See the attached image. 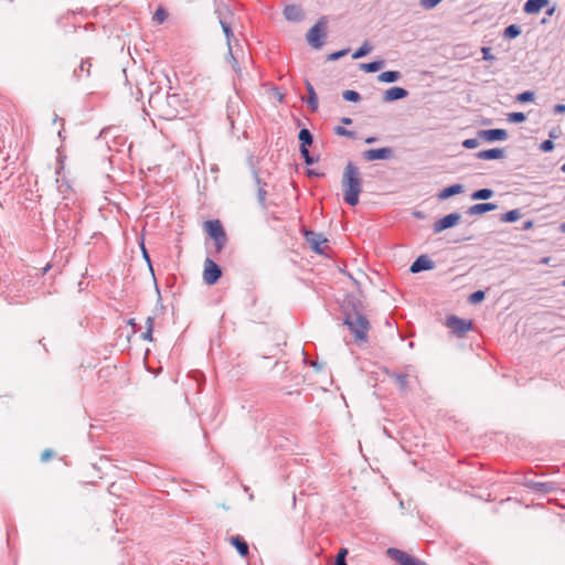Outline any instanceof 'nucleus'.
<instances>
[{
	"instance_id": "f257e3e1",
	"label": "nucleus",
	"mask_w": 565,
	"mask_h": 565,
	"mask_svg": "<svg viewBox=\"0 0 565 565\" xmlns=\"http://www.w3.org/2000/svg\"><path fill=\"white\" fill-rule=\"evenodd\" d=\"M343 324L354 335L356 342H366L367 332L371 328L370 321L363 313L362 302L355 297H347L343 303Z\"/></svg>"
},
{
	"instance_id": "f03ea898",
	"label": "nucleus",
	"mask_w": 565,
	"mask_h": 565,
	"mask_svg": "<svg viewBox=\"0 0 565 565\" xmlns=\"http://www.w3.org/2000/svg\"><path fill=\"white\" fill-rule=\"evenodd\" d=\"M342 190L343 201L350 206H355L362 191V179L359 168L352 162H349L344 168Z\"/></svg>"
},
{
	"instance_id": "7ed1b4c3",
	"label": "nucleus",
	"mask_w": 565,
	"mask_h": 565,
	"mask_svg": "<svg viewBox=\"0 0 565 565\" xmlns=\"http://www.w3.org/2000/svg\"><path fill=\"white\" fill-rule=\"evenodd\" d=\"M149 105L151 108L158 110L160 117L172 119L179 114L181 97L179 94L154 92L150 95Z\"/></svg>"
},
{
	"instance_id": "20e7f679",
	"label": "nucleus",
	"mask_w": 565,
	"mask_h": 565,
	"mask_svg": "<svg viewBox=\"0 0 565 565\" xmlns=\"http://www.w3.org/2000/svg\"><path fill=\"white\" fill-rule=\"evenodd\" d=\"M207 235L214 241L215 252L221 253L227 242L225 230L220 220H210L204 223Z\"/></svg>"
},
{
	"instance_id": "39448f33",
	"label": "nucleus",
	"mask_w": 565,
	"mask_h": 565,
	"mask_svg": "<svg viewBox=\"0 0 565 565\" xmlns=\"http://www.w3.org/2000/svg\"><path fill=\"white\" fill-rule=\"evenodd\" d=\"M327 17L323 15L307 32L306 39L311 47L319 50L323 46L327 36Z\"/></svg>"
},
{
	"instance_id": "423d86ee",
	"label": "nucleus",
	"mask_w": 565,
	"mask_h": 565,
	"mask_svg": "<svg viewBox=\"0 0 565 565\" xmlns=\"http://www.w3.org/2000/svg\"><path fill=\"white\" fill-rule=\"evenodd\" d=\"M386 554L399 565H427L424 561L396 547L387 548Z\"/></svg>"
},
{
	"instance_id": "0eeeda50",
	"label": "nucleus",
	"mask_w": 565,
	"mask_h": 565,
	"mask_svg": "<svg viewBox=\"0 0 565 565\" xmlns=\"http://www.w3.org/2000/svg\"><path fill=\"white\" fill-rule=\"evenodd\" d=\"M446 326L458 338H461L465 333H467L473 328V323L471 320H466L454 315L447 317Z\"/></svg>"
},
{
	"instance_id": "6e6552de",
	"label": "nucleus",
	"mask_w": 565,
	"mask_h": 565,
	"mask_svg": "<svg viewBox=\"0 0 565 565\" xmlns=\"http://www.w3.org/2000/svg\"><path fill=\"white\" fill-rule=\"evenodd\" d=\"M222 277V268L211 258H205L203 269V280L206 285H215Z\"/></svg>"
},
{
	"instance_id": "1a4fd4ad",
	"label": "nucleus",
	"mask_w": 565,
	"mask_h": 565,
	"mask_svg": "<svg viewBox=\"0 0 565 565\" xmlns=\"http://www.w3.org/2000/svg\"><path fill=\"white\" fill-rule=\"evenodd\" d=\"M461 215L457 212L447 214L439 220H437L433 225L434 233H441L445 230L454 227L459 223Z\"/></svg>"
},
{
	"instance_id": "9d476101",
	"label": "nucleus",
	"mask_w": 565,
	"mask_h": 565,
	"mask_svg": "<svg viewBox=\"0 0 565 565\" xmlns=\"http://www.w3.org/2000/svg\"><path fill=\"white\" fill-rule=\"evenodd\" d=\"M523 486L533 492L547 494L557 490V484L552 481L540 482L532 479H525Z\"/></svg>"
},
{
	"instance_id": "9b49d317",
	"label": "nucleus",
	"mask_w": 565,
	"mask_h": 565,
	"mask_svg": "<svg viewBox=\"0 0 565 565\" xmlns=\"http://www.w3.org/2000/svg\"><path fill=\"white\" fill-rule=\"evenodd\" d=\"M477 136L487 142L503 141L508 138V131L502 128L478 130Z\"/></svg>"
},
{
	"instance_id": "f8f14e48",
	"label": "nucleus",
	"mask_w": 565,
	"mask_h": 565,
	"mask_svg": "<svg viewBox=\"0 0 565 565\" xmlns=\"http://www.w3.org/2000/svg\"><path fill=\"white\" fill-rule=\"evenodd\" d=\"M394 151L390 147L369 149L363 152V158L366 161H375V160H388L393 157Z\"/></svg>"
},
{
	"instance_id": "ddd939ff",
	"label": "nucleus",
	"mask_w": 565,
	"mask_h": 565,
	"mask_svg": "<svg viewBox=\"0 0 565 565\" xmlns=\"http://www.w3.org/2000/svg\"><path fill=\"white\" fill-rule=\"evenodd\" d=\"M303 236L315 253L320 255L324 254L323 249L321 248V244L326 243L327 238L323 237L322 234L307 230L303 232Z\"/></svg>"
},
{
	"instance_id": "4468645a",
	"label": "nucleus",
	"mask_w": 565,
	"mask_h": 565,
	"mask_svg": "<svg viewBox=\"0 0 565 565\" xmlns=\"http://www.w3.org/2000/svg\"><path fill=\"white\" fill-rule=\"evenodd\" d=\"M434 267V262L427 255H420L412 263L409 271L413 274H417L425 270H430Z\"/></svg>"
},
{
	"instance_id": "2eb2a0df",
	"label": "nucleus",
	"mask_w": 565,
	"mask_h": 565,
	"mask_svg": "<svg viewBox=\"0 0 565 565\" xmlns=\"http://www.w3.org/2000/svg\"><path fill=\"white\" fill-rule=\"evenodd\" d=\"M408 95L409 93L407 89L399 86H393L384 92L383 102L392 103L395 100L406 98Z\"/></svg>"
},
{
	"instance_id": "dca6fc26",
	"label": "nucleus",
	"mask_w": 565,
	"mask_h": 565,
	"mask_svg": "<svg viewBox=\"0 0 565 565\" xmlns=\"http://www.w3.org/2000/svg\"><path fill=\"white\" fill-rule=\"evenodd\" d=\"M476 157L480 160H498L504 158L505 152L501 148H491L477 152Z\"/></svg>"
},
{
	"instance_id": "f3484780",
	"label": "nucleus",
	"mask_w": 565,
	"mask_h": 565,
	"mask_svg": "<svg viewBox=\"0 0 565 565\" xmlns=\"http://www.w3.org/2000/svg\"><path fill=\"white\" fill-rule=\"evenodd\" d=\"M282 13L286 20L292 22H299L303 18L302 10L295 4L286 6Z\"/></svg>"
},
{
	"instance_id": "a211bd4d",
	"label": "nucleus",
	"mask_w": 565,
	"mask_h": 565,
	"mask_svg": "<svg viewBox=\"0 0 565 565\" xmlns=\"http://www.w3.org/2000/svg\"><path fill=\"white\" fill-rule=\"evenodd\" d=\"M498 207L495 203L487 202V203H477L471 205L467 210V214L469 215H480L490 211H494Z\"/></svg>"
},
{
	"instance_id": "6ab92c4d",
	"label": "nucleus",
	"mask_w": 565,
	"mask_h": 565,
	"mask_svg": "<svg viewBox=\"0 0 565 565\" xmlns=\"http://www.w3.org/2000/svg\"><path fill=\"white\" fill-rule=\"evenodd\" d=\"M385 373L396 382L401 392H405L408 388V373H397L388 370Z\"/></svg>"
},
{
	"instance_id": "aec40b11",
	"label": "nucleus",
	"mask_w": 565,
	"mask_h": 565,
	"mask_svg": "<svg viewBox=\"0 0 565 565\" xmlns=\"http://www.w3.org/2000/svg\"><path fill=\"white\" fill-rule=\"evenodd\" d=\"M231 544L236 548L237 553L242 557H246L249 553V547L247 542L239 535L231 536Z\"/></svg>"
},
{
	"instance_id": "412c9836",
	"label": "nucleus",
	"mask_w": 565,
	"mask_h": 565,
	"mask_svg": "<svg viewBox=\"0 0 565 565\" xmlns=\"http://www.w3.org/2000/svg\"><path fill=\"white\" fill-rule=\"evenodd\" d=\"M548 0H526L524 3L523 10L527 14L539 13L545 6H547Z\"/></svg>"
},
{
	"instance_id": "4be33fe9",
	"label": "nucleus",
	"mask_w": 565,
	"mask_h": 565,
	"mask_svg": "<svg viewBox=\"0 0 565 565\" xmlns=\"http://www.w3.org/2000/svg\"><path fill=\"white\" fill-rule=\"evenodd\" d=\"M463 192V185L460 184V183H455V184H451L449 186H446L439 193H438V199L439 200H447L449 199L450 196L452 195H457V194H460Z\"/></svg>"
},
{
	"instance_id": "5701e85b",
	"label": "nucleus",
	"mask_w": 565,
	"mask_h": 565,
	"mask_svg": "<svg viewBox=\"0 0 565 565\" xmlns=\"http://www.w3.org/2000/svg\"><path fill=\"white\" fill-rule=\"evenodd\" d=\"M306 89L308 93L307 105L312 111H317L319 107L318 96L310 82H306Z\"/></svg>"
},
{
	"instance_id": "b1692460",
	"label": "nucleus",
	"mask_w": 565,
	"mask_h": 565,
	"mask_svg": "<svg viewBox=\"0 0 565 565\" xmlns=\"http://www.w3.org/2000/svg\"><path fill=\"white\" fill-rule=\"evenodd\" d=\"M298 139L300 141L299 150L308 149L313 142V136L310 132V130L307 128L300 129V131L298 134Z\"/></svg>"
},
{
	"instance_id": "393cba45",
	"label": "nucleus",
	"mask_w": 565,
	"mask_h": 565,
	"mask_svg": "<svg viewBox=\"0 0 565 565\" xmlns=\"http://www.w3.org/2000/svg\"><path fill=\"white\" fill-rule=\"evenodd\" d=\"M401 77H402V74L398 71H385V72H382L377 76V79H379V82H382V83H395V82L399 81Z\"/></svg>"
},
{
	"instance_id": "a878e982",
	"label": "nucleus",
	"mask_w": 565,
	"mask_h": 565,
	"mask_svg": "<svg viewBox=\"0 0 565 565\" xmlns=\"http://www.w3.org/2000/svg\"><path fill=\"white\" fill-rule=\"evenodd\" d=\"M83 73H85V76L88 77L90 74V63L88 60H83L77 68L73 72V77L76 81H81L83 77Z\"/></svg>"
},
{
	"instance_id": "bb28decb",
	"label": "nucleus",
	"mask_w": 565,
	"mask_h": 565,
	"mask_svg": "<svg viewBox=\"0 0 565 565\" xmlns=\"http://www.w3.org/2000/svg\"><path fill=\"white\" fill-rule=\"evenodd\" d=\"M493 194H494V192L492 189L482 188V189H479V190H476L475 192H472L471 200L483 201V200H488V199L492 198Z\"/></svg>"
},
{
	"instance_id": "cd10ccee",
	"label": "nucleus",
	"mask_w": 565,
	"mask_h": 565,
	"mask_svg": "<svg viewBox=\"0 0 565 565\" xmlns=\"http://www.w3.org/2000/svg\"><path fill=\"white\" fill-rule=\"evenodd\" d=\"M383 66H384L383 60L372 61L369 63H362L360 65L361 70L364 71L365 73H375V72L380 71Z\"/></svg>"
},
{
	"instance_id": "c85d7f7f",
	"label": "nucleus",
	"mask_w": 565,
	"mask_h": 565,
	"mask_svg": "<svg viewBox=\"0 0 565 565\" xmlns=\"http://www.w3.org/2000/svg\"><path fill=\"white\" fill-rule=\"evenodd\" d=\"M521 211L519 209L510 210L500 216V221L503 223H513L521 217Z\"/></svg>"
},
{
	"instance_id": "c756f323",
	"label": "nucleus",
	"mask_w": 565,
	"mask_h": 565,
	"mask_svg": "<svg viewBox=\"0 0 565 565\" xmlns=\"http://www.w3.org/2000/svg\"><path fill=\"white\" fill-rule=\"evenodd\" d=\"M521 34V26L518 24H510L503 31V36L507 40H513Z\"/></svg>"
},
{
	"instance_id": "7c9ffc66",
	"label": "nucleus",
	"mask_w": 565,
	"mask_h": 565,
	"mask_svg": "<svg viewBox=\"0 0 565 565\" xmlns=\"http://www.w3.org/2000/svg\"><path fill=\"white\" fill-rule=\"evenodd\" d=\"M220 24H221L223 33H224V35L226 38L227 45L232 44V39H234V33H233V30L231 28V24L227 23L226 21H224L221 18H220Z\"/></svg>"
},
{
	"instance_id": "2f4dec72",
	"label": "nucleus",
	"mask_w": 565,
	"mask_h": 565,
	"mask_svg": "<svg viewBox=\"0 0 565 565\" xmlns=\"http://www.w3.org/2000/svg\"><path fill=\"white\" fill-rule=\"evenodd\" d=\"M372 50V46L369 42H364L353 54L352 58L358 60L367 55Z\"/></svg>"
},
{
	"instance_id": "473e14b6",
	"label": "nucleus",
	"mask_w": 565,
	"mask_h": 565,
	"mask_svg": "<svg viewBox=\"0 0 565 565\" xmlns=\"http://www.w3.org/2000/svg\"><path fill=\"white\" fill-rule=\"evenodd\" d=\"M342 97L347 102L358 103L361 100V95L359 92L353 89H347L342 93Z\"/></svg>"
},
{
	"instance_id": "72a5a7b5",
	"label": "nucleus",
	"mask_w": 565,
	"mask_h": 565,
	"mask_svg": "<svg viewBox=\"0 0 565 565\" xmlns=\"http://www.w3.org/2000/svg\"><path fill=\"white\" fill-rule=\"evenodd\" d=\"M486 292L483 290H476L468 297V301L472 305L480 303L484 300Z\"/></svg>"
},
{
	"instance_id": "f704fd0d",
	"label": "nucleus",
	"mask_w": 565,
	"mask_h": 565,
	"mask_svg": "<svg viewBox=\"0 0 565 565\" xmlns=\"http://www.w3.org/2000/svg\"><path fill=\"white\" fill-rule=\"evenodd\" d=\"M526 120V115L522 111H513L508 114V121L513 124H521Z\"/></svg>"
},
{
	"instance_id": "c9c22d12",
	"label": "nucleus",
	"mask_w": 565,
	"mask_h": 565,
	"mask_svg": "<svg viewBox=\"0 0 565 565\" xmlns=\"http://www.w3.org/2000/svg\"><path fill=\"white\" fill-rule=\"evenodd\" d=\"M535 98V94L532 90H524L516 95V100L519 103H531Z\"/></svg>"
},
{
	"instance_id": "e433bc0d",
	"label": "nucleus",
	"mask_w": 565,
	"mask_h": 565,
	"mask_svg": "<svg viewBox=\"0 0 565 565\" xmlns=\"http://www.w3.org/2000/svg\"><path fill=\"white\" fill-rule=\"evenodd\" d=\"M266 196H267V191L266 189H263V186H260L259 189H257V202L258 204L260 205V207L266 211L268 205L266 203Z\"/></svg>"
},
{
	"instance_id": "4c0bfd02",
	"label": "nucleus",
	"mask_w": 565,
	"mask_h": 565,
	"mask_svg": "<svg viewBox=\"0 0 565 565\" xmlns=\"http://www.w3.org/2000/svg\"><path fill=\"white\" fill-rule=\"evenodd\" d=\"M348 553H349L348 548H345V547L340 548L335 556L334 565H348L347 559H345Z\"/></svg>"
},
{
	"instance_id": "58836bf2",
	"label": "nucleus",
	"mask_w": 565,
	"mask_h": 565,
	"mask_svg": "<svg viewBox=\"0 0 565 565\" xmlns=\"http://www.w3.org/2000/svg\"><path fill=\"white\" fill-rule=\"evenodd\" d=\"M300 154L307 166H312L318 161L317 157L310 154L309 149L300 150Z\"/></svg>"
},
{
	"instance_id": "ea45409f",
	"label": "nucleus",
	"mask_w": 565,
	"mask_h": 565,
	"mask_svg": "<svg viewBox=\"0 0 565 565\" xmlns=\"http://www.w3.org/2000/svg\"><path fill=\"white\" fill-rule=\"evenodd\" d=\"M334 132L339 136H344V137H348L351 139H353L355 137V132L353 130H348L347 128H344L342 126H337L334 128Z\"/></svg>"
},
{
	"instance_id": "a19ab883",
	"label": "nucleus",
	"mask_w": 565,
	"mask_h": 565,
	"mask_svg": "<svg viewBox=\"0 0 565 565\" xmlns=\"http://www.w3.org/2000/svg\"><path fill=\"white\" fill-rule=\"evenodd\" d=\"M479 140H481L478 136L477 138H469L462 141V147L466 149H475L479 146Z\"/></svg>"
},
{
	"instance_id": "79ce46f5",
	"label": "nucleus",
	"mask_w": 565,
	"mask_h": 565,
	"mask_svg": "<svg viewBox=\"0 0 565 565\" xmlns=\"http://www.w3.org/2000/svg\"><path fill=\"white\" fill-rule=\"evenodd\" d=\"M228 46V53H227V57L228 60L231 61L232 63V66L234 68L235 72H241V67L238 65V62L236 60V57L234 56L233 54V51H232V44L227 45Z\"/></svg>"
},
{
	"instance_id": "37998d69",
	"label": "nucleus",
	"mask_w": 565,
	"mask_h": 565,
	"mask_svg": "<svg viewBox=\"0 0 565 565\" xmlns=\"http://www.w3.org/2000/svg\"><path fill=\"white\" fill-rule=\"evenodd\" d=\"M167 12L163 8H158L153 14V20L158 23H162L167 19Z\"/></svg>"
},
{
	"instance_id": "c03bdc74",
	"label": "nucleus",
	"mask_w": 565,
	"mask_h": 565,
	"mask_svg": "<svg viewBox=\"0 0 565 565\" xmlns=\"http://www.w3.org/2000/svg\"><path fill=\"white\" fill-rule=\"evenodd\" d=\"M349 51H350L349 49H343L340 51L332 52L331 54L328 55V60L329 61H338L339 58L345 56L349 53Z\"/></svg>"
},
{
	"instance_id": "a18cd8bd",
	"label": "nucleus",
	"mask_w": 565,
	"mask_h": 565,
	"mask_svg": "<svg viewBox=\"0 0 565 565\" xmlns=\"http://www.w3.org/2000/svg\"><path fill=\"white\" fill-rule=\"evenodd\" d=\"M554 147H555L554 142L551 139L544 140L540 145V149L543 152H550V151H552L554 149Z\"/></svg>"
},
{
	"instance_id": "49530a36",
	"label": "nucleus",
	"mask_w": 565,
	"mask_h": 565,
	"mask_svg": "<svg viewBox=\"0 0 565 565\" xmlns=\"http://www.w3.org/2000/svg\"><path fill=\"white\" fill-rule=\"evenodd\" d=\"M482 58L486 61H493L495 60L494 55L491 53V49L488 46H483L481 49Z\"/></svg>"
},
{
	"instance_id": "de8ad7c7",
	"label": "nucleus",
	"mask_w": 565,
	"mask_h": 565,
	"mask_svg": "<svg viewBox=\"0 0 565 565\" xmlns=\"http://www.w3.org/2000/svg\"><path fill=\"white\" fill-rule=\"evenodd\" d=\"M443 0H420V4L425 8V9H433L435 8L438 3H440Z\"/></svg>"
},
{
	"instance_id": "09e8293b",
	"label": "nucleus",
	"mask_w": 565,
	"mask_h": 565,
	"mask_svg": "<svg viewBox=\"0 0 565 565\" xmlns=\"http://www.w3.org/2000/svg\"><path fill=\"white\" fill-rule=\"evenodd\" d=\"M253 175H254V180L257 185V189H259L260 186H263V189H265L267 183L260 179V177L256 170H253Z\"/></svg>"
},
{
	"instance_id": "8fccbe9b",
	"label": "nucleus",
	"mask_w": 565,
	"mask_h": 565,
	"mask_svg": "<svg viewBox=\"0 0 565 565\" xmlns=\"http://www.w3.org/2000/svg\"><path fill=\"white\" fill-rule=\"evenodd\" d=\"M152 332L151 328H147L146 331L141 334V339L145 341H152Z\"/></svg>"
},
{
	"instance_id": "3c124183",
	"label": "nucleus",
	"mask_w": 565,
	"mask_h": 565,
	"mask_svg": "<svg viewBox=\"0 0 565 565\" xmlns=\"http://www.w3.org/2000/svg\"><path fill=\"white\" fill-rule=\"evenodd\" d=\"M141 249H142V255H143L145 260L148 263L150 270L153 273V269H152V266H151L150 256H149V254H148V252H147V249H146V247L143 245H141Z\"/></svg>"
},
{
	"instance_id": "603ef678",
	"label": "nucleus",
	"mask_w": 565,
	"mask_h": 565,
	"mask_svg": "<svg viewBox=\"0 0 565 565\" xmlns=\"http://www.w3.org/2000/svg\"><path fill=\"white\" fill-rule=\"evenodd\" d=\"M53 456V451L51 449H45L41 455V460L43 462L47 461Z\"/></svg>"
},
{
	"instance_id": "864d4df0",
	"label": "nucleus",
	"mask_w": 565,
	"mask_h": 565,
	"mask_svg": "<svg viewBox=\"0 0 565 565\" xmlns=\"http://www.w3.org/2000/svg\"><path fill=\"white\" fill-rule=\"evenodd\" d=\"M554 114H564L565 113V104H556L553 108Z\"/></svg>"
},
{
	"instance_id": "5fc2aeb1",
	"label": "nucleus",
	"mask_w": 565,
	"mask_h": 565,
	"mask_svg": "<svg viewBox=\"0 0 565 565\" xmlns=\"http://www.w3.org/2000/svg\"><path fill=\"white\" fill-rule=\"evenodd\" d=\"M533 225H534L533 221L527 220V221L523 222L521 230L522 231L531 230L533 227Z\"/></svg>"
},
{
	"instance_id": "6e6d98bb",
	"label": "nucleus",
	"mask_w": 565,
	"mask_h": 565,
	"mask_svg": "<svg viewBox=\"0 0 565 565\" xmlns=\"http://www.w3.org/2000/svg\"><path fill=\"white\" fill-rule=\"evenodd\" d=\"M559 136V129H552L550 132H548V137L551 140L553 139H557Z\"/></svg>"
},
{
	"instance_id": "4d7b16f0",
	"label": "nucleus",
	"mask_w": 565,
	"mask_h": 565,
	"mask_svg": "<svg viewBox=\"0 0 565 565\" xmlns=\"http://www.w3.org/2000/svg\"><path fill=\"white\" fill-rule=\"evenodd\" d=\"M111 130V127H107V128H104L100 134H99V137L100 138H107L108 134L110 132Z\"/></svg>"
},
{
	"instance_id": "13d9d810",
	"label": "nucleus",
	"mask_w": 565,
	"mask_h": 565,
	"mask_svg": "<svg viewBox=\"0 0 565 565\" xmlns=\"http://www.w3.org/2000/svg\"><path fill=\"white\" fill-rule=\"evenodd\" d=\"M153 323H154V318L153 317H148L147 320H146L147 328H151V330H153Z\"/></svg>"
},
{
	"instance_id": "bf43d9fd",
	"label": "nucleus",
	"mask_w": 565,
	"mask_h": 565,
	"mask_svg": "<svg viewBox=\"0 0 565 565\" xmlns=\"http://www.w3.org/2000/svg\"><path fill=\"white\" fill-rule=\"evenodd\" d=\"M341 121H342L344 125H351V124H352V119H351V118H349V117H343V118L341 119Z\"/></svg>"
},
{
	"instance_id": "052dcab7",
	"label": "nucleus",
	"mask_w": 565,
	"mask_h": 565,
	"mask_svg": "<svg viewBox=\"0 0 565 565\" xmlns=\"http://www.w3.org/2000/svg\"><path fill=\"white\" fill-rule=\"evenodd\" d=\"M375 141H376V138H375V137H367V138L365 139V142H366V143H374Z\"/></svg>"
},
{
	"instance_id": "680f3d73",
	"label": "nucleus",
	"mask_w": 565,
	"mask_h": 565,
	"mask_svg": "<svg viewBox=\"0 0 565 565\" xmlns=\"http://www.w3.org/2000/svg\"><path fill=\"white\" fill-rule=\"evenodd\" d=\"M554 12H555V7L548 8V9L546 10V14H547V15H552V14H554Z\"/></svg>"
},
{
	"instance_id": "e2e57ef3",
	"label": "nucleus",
	"mask_w": 565,
	"mask_h": 565,
	"mask_svg": "<svg viewBox=\"0 0 565 565\" xmlns=\"http://www.w3.org/2000/svg\"><path fill=\"white\" fill-rule=\"evenodd\" d=\"M308 174H309V175H320L319 173H317V172H315V171H312V170H309V171H308Z\"/></svg>"
},
{
	"instance_id": "0e129e2a",
	"label": "nucleus",
	"mask_w": 565,
	"mask_h": 565,
	"mask_svg": "<svg viewBox=\"0 0 565 565\" xmlns=\"http://www.w3.org/2000/svg\"><path fill=\"white\" fill-rule=\"evenodd\" d=\"M128 323H129L130 326H132V327H135V326H136L135 319H130V320L128 321Z\"/></svg>"
},
{
	"instance_id": "69168bd1",
	"label": "nucleus",
	"mask_w": 565,
	"mask_h": 565,
	"mask_svg": "<svg viewBox=\"0 0 565 565\" xmlns=\"http://www.w3.org/2000/svg\"><path fill=\"white\" fill-rule=\"evenodd\" d=\"M4 299L8 301L9 305H12L13 302L10 300L9 296H4Z\"/></svg>"
},
{
	"instance_id": "338daca9",
	"label": "nucleus",
	"mask_w": 565,
	"mask_h": 565,
	"mask_svg": "<svg viewBox=\"0 0 565 565\" xmlns=\"http://www.w3.org/2000/svg\"><path fill=\"white\" fill-rule=\"evenodd\" d=\"M562 232H565V222L561 224Z\"/></svg>"
},
{
	"instance_id": "774afa93",
	"label": "nucleus",
	"mask_w": 565,
	"mask_h": 565,
	"mask_svg": "<svg viewBox=\"0 0 565 565\" xmlns=\"http://www.w3.org/2000/svg\"><path fill=\"white\" fill-rule=\"evenodd\" d=\"M561 171L565 173V163H564V164H562V167H561Z\"/></svg>"
}]
</instances>
